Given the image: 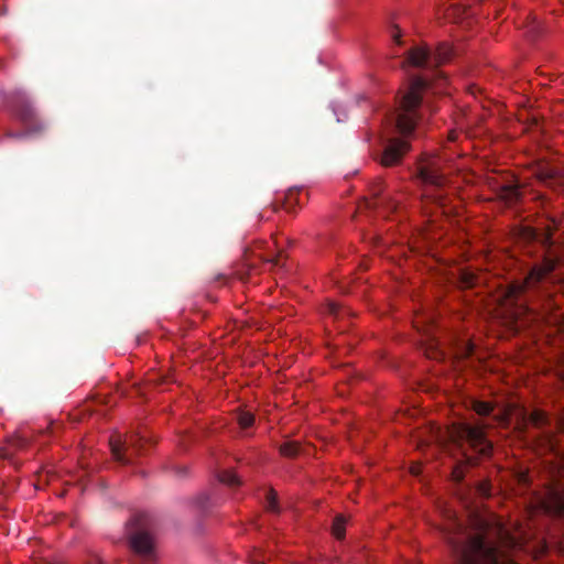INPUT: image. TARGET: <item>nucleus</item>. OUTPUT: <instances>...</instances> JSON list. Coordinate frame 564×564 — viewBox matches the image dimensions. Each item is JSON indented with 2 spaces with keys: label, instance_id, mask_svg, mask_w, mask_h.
<instances>
[{
  "label": "nucleus",
  "instance_id": "f257e3e1",
  "mask_svg": "<svg viewBox=\"0 0 564 564\" xmlns=\"http://www.w3.org/2000/svg\"><path fill=\"white\" fill-rule=\"evenodd\" d=\"M458 564H516V562L497 545L482 538L471 539L467 545L454 544Z\"/></svg>",
  "mask_w": 564,
  "mask_h": 564
},
{
  "label": "nucleus",
  "instance_id": "f03ea898",
  "mask_svg": "<svg viewBox=\"0 0 564 564\" xmlns=\"http://www.w3.org/2000/svg\"><path fill=\"white\" fill-rule=\"evenodd\" d=\"M425 89V82L416 77L411 82L408 91L402 97L400 106L393 115L395 127L401 134L408 135L413 131L416 124V109Z\"/></svg>",
  "mask_w": 564,
  "mask_h": 564
},
{
  "label": "nucleus",
  "instance_id": "7ed1b4c3",
  "mask_svg": "<svg viewBox=\"0 0 564 564\" xmlns=\"http://www.w3.org/2000/svg\"><path fill=\"white\" fill-rule=\"evenodd\" d=\"M449 437L459 446H463L465 443L468 444L475 452L482 456H487L491 452V443L485 436L484 427L480 425L458 422L454 424L449 431Z\"/></svg>",
  "mask_w": 564,
  "mask_h": 564
},
{
  "label": "nucleus",
  "instance_id": "20e7f679",
  "mask_svg": "<svg viewBox=\"0 0 564 564\" xmlns=\"http://www.w3.org/2000/svg\"><path fill=\"white\" fill-rule=\"evenodd\" d=\"M145 523L147 516L143 513L137 514L131 519L130 525L139 530L130 534V545L144 563L150 564L155 560V546L152 536L141 530Z\"/></svg>",
  "mask_w": 564,
  "mask_h": 564
},
{
  "label": "nucleus",
  "instance_id": "39448f33",
  "mask_svg": "<svg viewBox=\"0 0 564 564\" xmlns=\"http://www.w3.org/2000/svg\"><path fill=\"white\" fill-rule=\"evenodd\" d=\"M452 47L451 45L443 43L437 46L434 55L424 47L413 48L408 56V63L415 67H424L431 64L432 59L435 64H442L448 61L452 56Z\"/></svg>",
  "mask_w": 564,
  "mask_h": 564
},
{
  "label": "nucleus",
  "instance_id": "423d86ee",
  "mask_svg": "<svg viewBox=\"0 0 564 564\" xmlns=\"http://www.w3.org/2000/svg\"><path fill=\"white\" fill-rule=\"evenodd\" d=\"M554 269V263L552 261H547L542 267H535L532 269L530 274L528 275L524 285L522 284H512L508 290V297H516L519 293L522 292L524 288H528L539 281H541L547 273H550Z\"/></svg>",
  "mask_w": 564,
  "mask_h": 564
},
{
  "label": "nucleus",
  "instance_id": "0eeeda50",
  "mask_svg": "<svg viewBox=\"0 0 564 564\" xmlns=\"http://www.w3.org/2000/svg\"><path fill=\"white\" fill-rule=\"evenodd\" d=\"M409 150V144L404 140L391 139L384 148L381 156V163L384 166L397 164L402 155Z\"/></svg>",
  "mask_w": 564,
  "mask_h": 564
},
{
  "label": "nucleus",
  "instance_id": "6e6552de",
  "mask_svg": "<svg viewBox=\"0 0 564 564\" xmlns=\"http://www.w3.org/2000/svg\"><path fill=\"white\" fill-rule=\"evenodd\" d=\"M541 508L551 514L564 512V488H552L541 501Z\"/></svg>",
  "mask_w": 564,
  "mask_h": 564
},
{
  "label": "nucleus",
  "instance_id": "1a4fd4ad",
  "mask_svg": "<svg viewBox=\"0 0 564 564\" xmlns=\"http://www.w3.org/2000/svg\"><path fill=\"white\" fill-rule=\"evenodd\" d=\"M453 527L455 530L457 531H460V524L457 523L456 521L453 520ZM447 539H448V543L451 544L452 549H453V552L455 553V547H454V544L458 545V546H465L468 544V542L476 538V536H479V538H482L484 540H487L482 533H477L473 536L470 535H466L465 533L463 532H458V536H454V535H457V532H447Z\"/></svg>",
  "mask_w": 564,
  "mask_h": 564
},
{
  "label": "nucleus",
  "instance_id": "9d476101",
  "mask_svg": "<svg viewBox=\"0 0 564 564\" xmlns=\"http://www.w3.org/2000/svg\"><path fill=\"white\" fill-rule=\"evenodd\" d=\"M421 178L430 184L441 186L443 185V175L436 169L434 162L429 163L421 167L420 171Z\"/></svg>",
  "mask_w": 564,
  "mask_h": 564
},
{
  "label": "nucleus",
  "instance_id": "9b49d317",
  "mask_svg": "<svg viewBox=\"0 0 564 564\" xmlns=\"http://www.w3.org/2000/svg\"><path fill=\"white\" fill-rule=\"evenodd\" d=\"M109 444H110L111 453H112V456L115 457V459H117L118 462H121V463H127V460L122 454V451H128L127 441L122 440L121 436L118 435V436L111 437L109 441Z\"/></svg>",
  "mask_w": 564,
  "mask_h": 564
},
{
  "label": "nucleus",
  "instance_id": "f8f14e48",
  "mask_svg": "<svg viewBox=\"0 0 564 564\" xmlns=\"http://www.w3.org/2000/svg\"><path fill=\"white\" fill-rule=\"evenodd\" d=\"M218 480L229 487H236L241 484L240 478L237 476V474L231 469H225L217 474Z\"/></svg>",
  "mask_w": 564,
  "mask_h": 564
},
{
  "label": "nucleus",
  "instance_id": "ddd939ff",
  "mask_svg": "<svg viewBox=\"0 0 564 564\" xmlns=\"http://www.w3.org/2000/svg\"><path fill=\"white\" fill-rule=\"evenodd\" d=\"M345 519L343 517H337L332 527L333 535L337 539H341L345 534Z\"/></svg>",
  "mask_w": 564,
  "mask_h": 564
},
{
  "label": "nucleus",
  "instance_id": "4468645a",
  "mask_svg": "<svg viewBox=\"0 0 564 564\" xmlns=\"http://www.w3.org/2000/svg\"><path fill=\"white\" fill-rule=\"evenodd\" d=\"M238 423L242 429H247L253 424V414L248 411H241L238 414Z\"/></svg>",
  "mask_w": 564,
  "mask_h": 564
},
{
  "label": "nucleus",
  "instance_id": "2eb2a0df",
  "mask_svg": "<svg viewBox=\"0 0 564 564\" xmlns=\"http://www.w3.org/2000/svg\"><path fill=\"white\" fill-rule=\"evenodd\" d=\"M473 409L479 415H487L491 412L492 406L489 402L474 401Z\"/></svg>",
  "mask_w": 564,
  "mask_h": 564
},
{
  "label": "nucleus",
  "instance_id": "dca6fc26",
  "mask_svg": "<svg viewBox=\"0 0 564 564\" xmlns=\"http://www.w3.org/2000/svg\"><path fill=\"white\" fill-rule=\"evenodd\" d=\"M280 453L284 456H294L299 453V444L294 442L284 443L280 447Z\"/></svg>",
  "mask_w": 564,
  "mask_h": 564
},
{
  "label": "nucleus",
  "instance_id": "f3484780",
  "mask_svg": "<svg viewBox=\"0 0 564 564\" xmlns=\"http://www.w3.org/2000/svg\"><path fill=\"white\" fill-rule=\"evenodd\" d=\"M530 420L535 425H542L546 422V415L542 411H534L531 413Z\"/></svg>",
  "mask_w": 564,
  "mask_h": 564
},
{
  "label": "nucleus",
  "instance_id": "a211bd4d",
  "mask_svg": "<svg viewBox=\"0 0 564 564\" xmlns=\"http://www.w3.org/2000/svg\"><path fill=\"white\" fill-rule=\"evenodd\" d=\"M463 283L465 286H473L478 283V278L473 273H463Z\"/></svg>",
  "mask_w": 564,
  "mask_h": 564
},
{
  "label": "nucleus",
  "instance_id": "6ab92c4d",
  "mask_svg": "<svg viewBox=\"0 0 564 564\" xmlns=\"http://www.w3.org/2000/svg\"><path fill=\"white\" fill-rule=\"evenodd\" d=\"M268 509L275 512L278 511V507H276V498H275V494L274 492H269L268 495V505H267Z\"/></svg>",
  "mask_w": 564,
  "mask_h": 564
},
{
  "label": "nucleus",
  "instance_id": "aec40b11",
  "mask_svg": "<svg viewBox=\"0 0 564 564\" xmlns=\"http://www.w3.org/2000/svg\"><path fill=\"white\" fill-rule=\"evenodd\" d=\"M453 477L456 479V480H460L463 478V473L460 471L459 468H456L454 471H453Z\"/></svg>",
  "mask_w": 564,
  "mask_h": 564
},
{
  "label": "nucleus",
  "instance_id": "412c9836",
  "mask_svg": "<svg viewBox=\"0 0 564 564\" xmlns=\"http://www.w3.org/2000/svg\"><path fill=\"white\" fill-rule=\"evenodd\" d=\"M479 491L481 492V495L484 496H488L489 495V488L487 485H481L480 488H479Z\"/></svg>",
  "mask_w": 564,
  "mask_h": 564
},
{
  "label": "nucleus",
  "instance_id": "4be33fe9",
  "mask_svg": "<svg viewBox=\"0 0 564 564\" xmlns=\"http://www.w3.org/2000/svg\"><path fill=\"white\" fill-rule=\"evenodd\" d=\"M328 311L330 314H335L337 312V305L335 303H329L328 304Z\"/></svg>",
  "mask_w": 564,
  "mask_h": 564
},
{
  "label": "nucleus",
  "instance_id": "5701e85b",
  "mask_svg": "<svg viewBox=\"0 0 564 564\" xmlns=\"http://www.w3.org/2000/svg\"><path fill=\"white\" fill-rule=\"evenodd\" d=\"M411 473H412L413 475H419V474L421 473V467H420V465H413V466L411 467Z\"/></svg>",
  "mask_w": 564,
  "mask_h": 564
},
{
  "label": "nucleus",
  "instance_id": "b1692460",
  "mask_svg": "<svg viewBox=\"0 0 564 564\" xmlns=\"http://www.w3.org/2000/svg\"><path fill=\"white\" fill-rule=\"evenodd\" d=\"M464 455L466 456L467 462H468L469 464H473L471 458H470V457H468L466 454H464Z\"/></svg>",
  "mask_w": 564,
  "mask_h": 564
},
{
  "label": "nucleus",
  "instance_id": "393cba45",
  "mask_svg": "<svg viewBox=\"0 0 564 564\" xmlns=\"http://www.w3.org/2000/svg\"><path fill=\"white\" fill-rule=\"evenodd\" d=\"M292 195H293L292 193H290V194L288 195V200H290V199H291Z\"/></svg>",
  "mask_w": 564,
  "mask_h": 564
}]
</instances>
